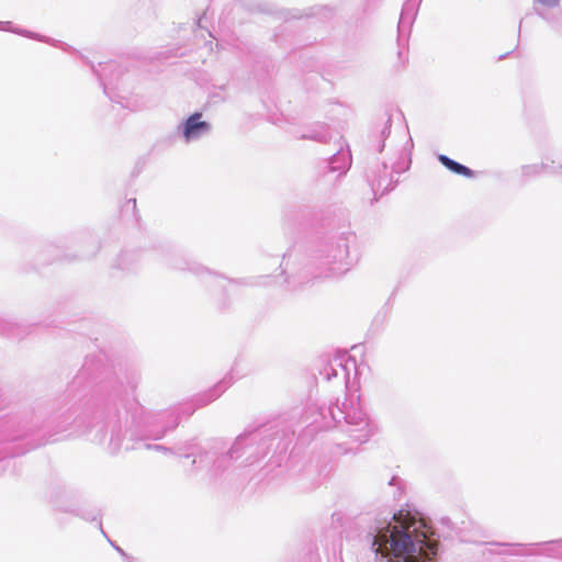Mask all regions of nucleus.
Segmentation results:
<instances>
[{
    "label": "nucleus",
    "mask_w": 562,
    "mask_h": 562,
    "mask_svg": "<svg viewBox=\"0 0 562 562\" xmlns=\"http://www.w3.org/2000/svg\"><path fill=\"white\" fill-rule=\"evenodd\" d=\"M372 549L370 562H425L437 553V543L417 512L401 509L376 524Z\"/></svg>",
    "instance_id": "obj_1"
},
{
    "label": "nucleus",
    "mask_w": 562,
    "mask_h": 562,
    "mask_svg": "<svg viewBox=\"0 0 562 562\" xmlns=\"http://www.w3.org/2000/svg\"><path fill=\"white\" fill-rule=\"evenodd\" d=\"M178 128L184 142L190 143L207 135L211 131V124L202 120L201 113H194L182 122Z\"/></svg>",
    "instance_id": "obj_2"
},
{
    "label": "nucleus",
    "mask_w": 562,
    "mask_h": 562,
    "mask_svg": "<svg viewBox=\"0 0 562 562\" xmlns=\"http://www.w3.org/2000/svg\"><path fill=\"white\" fill-rule=\"evenodd\" d=\"M535 1H536V3H539L543 7H550V8L558 5L560 2V0H535Z\"/></svg>",
    "instance_id": "obj_4"
},
{
    "label": "nucleus",
    "mask_w": 562,
    "mask_h": 562,
    "mask_svg": "<svg viewBox=\"0 0 562 562\" xmlns=\"http://www.w3.org/2000/svg\"><path fill=\"white\" fill-rule=\"evenodd\" d=\"M439 160L443 166H446L448 169H450L454 173L463 175L467 177L472 176V171L468 167L450 159L449 157H447L445 155H440Z\"/></svg>",
    "instance_id": "obj_3"
}]
</instances>
